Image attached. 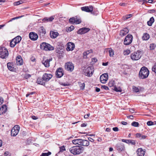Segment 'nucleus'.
Listing matches in <instances>:
<instances>
[{
	"mask_svg": "<svg viewBox=\"0 0 156 156\" xmlns=\"http://www.w3.org/2000/svg\"><path fill=\"white\" fill-rule=\"evenodd\" d=\"M83 147L76 146L73 147L69 149L70 152L73 155H79L82 153L84 151Z\"/></svg>",
	"mask_w": 156,
	"mask_h": 156,
	"instance_id": "f257e3e1",
	"label": "nucleus"
},
{
	"mask_svg": "<svg viewBox=\"0 0 156 156\" xmlns=\"http://www.w3.org/2000/svg\"><path fill=\"white\" fill-rule=\"evenodd\" d=\"M149 72L148 69L145 67H142L139 72V77L142 79L147 78L148 76Z\"/></svg>",
	"mask_w": 156,
	"mask_h": 156,
	"instance_id": "f03ea898",
	"label": "nucleus"
},
{
	"mask_svg": "<svg viewBox=\"0 0 156 156\" xmlns=\"http://www.w3.org/2000/svg\"><path fill=\"white\" fill-rule=\"evenodd\" d=\"M72 142L74 144H78L85 146H87L89 145V142L88 140L81 139L73 140L72 141Z\"/></svg>",
	"mask_w": 156,
	"mask_h": 156,
	"instance_id": "7ed1b4c3",
	"label": "nucleus"
},
{
	"mask_svg": "<svg viewBox=\"0 0 156 156\" xmlns=\"http://www.w3.org/2000/svg\"><path fill=\"white\" fill-rule=\"evenodd\" d=\"M142 56L141 51L138 50L131 53L130 57L133 61H137Z\"/></svg>",
	"mask_w": 156,
	"mask_h": 156,
	"instance_id": "20e7f679",
	"label": "nucleus"
},
{
	"mask_svg": "<svg viewBox=\"0 0 156 156\" xmlns=\"http://www.w3.org/2000/svg\"><path fill=\"white\" fill-rule=\"evenodd\" d=\"M40 48L41 49L46 51L52 50L54 49V47L45 42H43L41 44Z\"/></svg>",
	"mask_w": 156,
	"mask_h": 156,
	"instance_id": "39448f33",
	"label": "nucleus"
},
{
	"mask_svg": "<svg viewBox=\"0 0 156 156\" xmlns=\"http://www.w3.org/2000/svg\"><path fill=\"white\" fill-rule=\"evenodd\" d=\"M9 55L7 49L4 47H0V57L2 58H7Z\"/></svg>",
	"mask_w": 156,
	"mask_h": 156,
	"instance_id": "423d86ee",
	"label": "nucleus"
},
{
	"mask_svg": "<svg viewBox=\"0 0 156 156\" xmlns=\"http://www.w3.org/2000/svg\"><path fill=\"white\" fill-rule=\"evenodd\" d=\"M94 71V68L92 66H89L83 69L85 75L89 77L92 75Z\"/></svg>",
	"mask_w": 156,
	"mask_h": 156,
	"instance_id": "0eeeda50",
	"label": "nucleus"
},
{
	"mask_svg": "<svg viewBox=\"0 0 156 156\" xmlns=\"http://www.w3.org/2000/svg\"><path fill=\"white\" fill-rule=\"evenodd\" d=\"M133 39V36L129 34L126 36L124 41V44L126 45L130 44L131 43Z\"/></svg>",
	"mask_w": 156,
	"mask_h": 156,
	"instance_id": "6e6552de",
	"label": "nucleus"
},
{
	"mask_svg": "<svg viewBox=\"0 0 156 156\" xmlns=\"http://www.w3.org/2000/svg\"><path fill=\"white\" fill-rule=\"evenodd\" d=\"M20 129V127L18 125L15 126L11 130V136H16L19 132Z\"/></svg>",
	"mask_w": 156,
	"mask_h": 156,
	"instance_id": "1a4fd4ad",
	"label": "nucleus"
},
{
	"mask_svg": "<svg viewBox=\"0 0 156 156\" xmlns=\"http://www.w3.org/2000/svg\"><path fill=\"white\" fill-rule=\"evenodd\" d=\"M66 69L68 71L72 72L74 69V66L72 62H68L65 64Z\"/></svg>",
	"mask_w": 156,
	"mask_h": 156,
	"instance_id": "9d476101",
	"label": "nucleus"
},
{
	"mask_svg": "<svg viewBox=\"0 0 156 156\" xmlns=\"http://www.w3.org/2000/svg\"><path fill=\"white\" fill-rule=\"evenodd\" d=\"M108 75L107 73H104L102 74L100 77V80L101 82L102 83H106L108 79Z\"/></svg>",
	"mask_w": 156,
	"mask_h": 156,
	"instance_id": "9b49d317",
	"label": "nucleus"
},
{
	"mask_svg": "<svg viewBox=\"0 0 156 156\" xmlns=\"http://www.w3.org/2000/svg\"><path fill=\"white\" fill-rule=\"evenodd\" d=\"M81 10L83 11H85L87 12H91L93 10V7L92 6H84L81 7Z\"/></svg>",
	"mask_w": 156,
	"mask_h": 156,
	"instance_id": "f8f14e48",
	"label": "nucleus"
},
{
	"mask_svg": "<svg viewBox=\"0 0 156 156\" xmlns=\"http://www.w3.org/2000/svg\"><path fill=\"white\" fill-rule=\"evenodd\" d=\"M29 37L31 40L35 41L37 39L38 36L35 32H31L29 34Z\"/></svg>",
	"mask_w": 156,
	"mask_h": 156,
	"instance_id": "ddd939ff",
	"label": "nucleus"
},
{
	"mask_svg": "<svg viewBox=\"0 0 156 156\" xmlns=\"http://www.w3.org/2000/svg\"><path fill=\"white\" fill-rule=\"evenodd\" d=\"M55 74L56 77H61L63 75V70L61 68H59L56 71Z\"/></svg>",
	"mask_w": 156,
	"mask_h": 156,
	"instance_id": "4468645a",
	"label": "nucleus"
},
{
	"mask_svg": "<svg viewBox=\"0 0 156 156\" xmlns=\"http://www.w3.org/2000/svg\"><path fill=\"white\" fill-rule=\"evenodd\" d=\"M90 30L89 28L83 27L78 30L77 33L78 34H83L88 32Z\"/></svg>",
	"mask_w": 156,
	"mask_h": 156,
	"instance_id": "2eb2a0df",
	"label": "nucleus"
},
{
	"mask_svg": "<svg viewBox=\"0 0 156 156\" xmlns=\"http://www.w3.org/2000/svg\"><path fill=\"white\" fill-rule=\"evenodd\" d=\"M52 77V75L50 74L45 73L42 76V79L45 82L48 81Z\"/></svg>",
	"mask_w": 156,
	"mask_h": 156,
	"instance_id": "dca6fc26",
	"label": "nucleus"
},
{
	"mask_svg": "<svg viewBox=\"0 0 156 156\" xmlns=\"http://www.w3.org/2000/svg\"><path fill=\"white\" fill-rule=\"evenodd\" d=\"M52 58H50L49 59L43 58L42 61V64L46 67H48L49 66V62L50 61H52Z\"/></svg>",
	"mask_w": 156,
	"mask_h": 156,
	"instance_id": "f3484780",
	"label": "nucleus"
},
{
	"mask_svg": "<svg viewBox=\"0 0 156 156\" xmlns=\"http://www.w3.org/2000/svg\"><path fill=\"white\" fill-rule=\"evenodd\" d=\"M7 66L8 69L12 71H15L16 68H15L13 62H8L7 64Z\"/></svg>",
	"mask_w": 156,
	"mask_h": 156,
	"instance_id": "a211bd4d",
	"label": "nucleus"
},
{
	"mask_svg": "<svg viewBox=\"0 0 156 156\" xmlns=\"http://www.w3.org/2000/svg\"><path fill=\"white\" fill-rule=\"evenodd\" d=\"M116 147L117 150L120 151L124 150L125 148L124 145L122 143H119L117 144Z\"/></svg>",
	"mask_w": 156,
	"mask_h": 156,
	"instance_id": "6ab92c4d",
	"label": "nucleus"
},
{
	"mask_svg": "<svg viewBox=\"0 0 156 156\" xmlns=\"http://www.w3.org/2000/svg\"><path fill=\"white\" fill-rule=\"evenodd\" d=\"M67 47L66 48L67 51L73 50L75 48V44L73 43L69 42L67 43Z\"/></svg>",
	"mask_w": 156,
	"mask_h": 156,
	"instance_id": "aec40b11",
	"label": "nucleus"
},
{
	"mask_svg": "<svg viewBox=\"0 0 156 156\" xmlns=\"http://www.w3.org/2000/svg\"><path fill=\"white\" fill-rule=\"evenodd\" d=\"M16 63L17 65L19 66H21L23 64V60L22 57L20 55H19L16 58Z\"/></svg>",
	"mask_w": 156,
	"mask_h": 156,
	"instance_id": "412c9836",
	"label": "nucleus"
},
{
	"mask_svg": "<svg viewBox=\"0 0 156 156\" xmlns=\"http://www.w3.org/2000/svg\"><path fill=\"white\" fill-rule=\"evenodd\" d=\"M46 30L43 27H41L38 31V34L41 37L44 36L46 34Z\"/></svg>",
	"mask_w": 156,
	"mask_h": 156,
	"instance_id": "4be33fe9",
	"label": "nucleus"
},
{
	"mask_svg": "<svg viewBox=\"0 0 156 156\" xmlns=\"http://www.w3.org/2000/svg\"><path fill=\"white\" fill-rule=\"evenodd\" d=\"M129 32V30L127 28H125L120 31V35L121 36H124L127 34Z\"/></svg>",
	"mask_w": 156,
	"mask_h": 156,
	"instance_id": "5701e85b",
	"label": "nucleus"
},
{
	"mask_svg": "<svg viewBox=\"0 0 156 156\" xmlns=\"http://www.w3.org/2000/svg\"><path fill=\"white\" fill-rule=\"evenodd\" d=\"M7 107L5 105H3L1 108H0V115L5 113L6 111Z\"/></svg>",
	"mask_w": 156,
	"mask_h": 156,
	"instance_id": "b1692460",
	"label": "nucleus"
},
{
	"mask_svg": "<svg viewBox=\"0 0 156 156\" xmlns=\"http://www.w3.org/2000/svg\"><path fill=\"white\" fill-rule=\"evenodd\" d=\"M137 156H144L145 153V151L143 150L142 148H139L137 151Z\"/></svg>",
	"mask_w": 156,
	"mask_h": 156,
	"instance_id": "393cba45",
	"label": "nucleus"
},
{
	"mask_svg": "<svg viewBox=\"0 0 156 156\" xmlns=\"http://www.w3.org/2000/svg\"><path fill=\"white\" fill-rule=\"evenodd\" d=\"M122 141L128 144H131L132 145H135L136 144L135 141L134 140H131L122 139Z\"/></svg>",
	"mask_w": 156,
	"mask_h": 156,
	"instance_id": "a878e982",
	"label": "nucleus"
},
{
	"mask_svg": "<svg viewBox=\"0 0 156 156\" xmlns=\"http://www.w3.org/2000/svg\"><path fill=\"white\" fill-rule=\"evenodd\" d=\"M136 137L139 138L140 139H144L147 137V136L145 135H141L140 133H137L136 134Z\"/></svg>",
	"mask_w": 156,
	"mask_h": 156,
	"instance_id": "bb28decb",
	"label": "nucleus"
},
{
	"mask_svg": "<svg viewBox=\"0 0 156 156\" xmlns=\"http://www.w3.org/2000/svg\"><path fill=\"white\" fill-rule=\"evenodd\" d=\"M58 33L57 32H51L50 35L51 37L52 38H55L58 35Z\"/></svg>",
	"mask_w": 156,
	"mask_h": 156,
	"instance_id": "cd10ccee",
	"label": "nucleus"
},
{
	"mask_svg": "<svg viewBox=\"0 0 156 156\" xmlns=\"http://www.w3.org/2000/svg\"><path fill=\"white\" fill-rule=\"evenodd\" d=\"M42 78L41 79V78H38L37 79V83L39 84L43 85L45 84V81Z\"/></svg>",
	"mask_w": 156,
	"mask_h": 156,
	"instance_id": "c85d7f7f",
	"label": "nucleus"
},
{
	"mask_svg": "<svg viewBox=\"0 0 156 156\" xmlns=\"http://www.w3.org/2000/svg\"><path fill=\"white\" fill-rule=\"evenodd\" d=\"M149 37V35L147 33H145L144 34L142 39L143 40H147Z\"/></svg>",
	"mask_w": 156,
	"mask_h": 156,
	"instance_id": "c756f323",
	"label": "nucleus"
},
{
	"mask_svg": "<svg viewBox=\"0 0 156 156\" xmlns=\"http://www.w3.org/2000/svg\"><path fill=\"white\" fill-rule=\"evenodd\" d=\"M16 43L17 44L19 43L21 39V37L19 36H17L16 37H15L13 39Z\"/></svg>",
	"mask_w": 156,
	"mask_h": 156,
	"instance_id": "7c9ffc66",
	"label": "nucleus"
},
{
	"mask_svg": "<svg viewBox=\"0 0 156 156\" xmlns=\"http://www.w3.org/2000/svg\"><path fill=\"white\" fill-rule=\"evenodd\" d=\"M154 21V19L153 17H151L150 19L147 22V25L151 26L152 25V23Z\"/></svg>",
	"mask_w": 156,
	"mask_h": 156,
	"instance_id": "2f4dec72",
	"label": "nucleus"
},
{
	"mask_svg": "<svg viewBox=\"0 0 156 156\" xmlns=\"http://www.w3.org/2000/svg\"><path fill=\"white\" fill-rule=\"evenodd\" d=\"M92 52L93 51L92 50H88L84 52L83 53L84 58H86L87 55H88L90 53H92Z\"/></svg>",
	"mask_w": 156,
	"mask_h": 156,
	"instance_id": "473e14b6",
	"label": "nucleus"
},
{
	"mask_svg": "<svg viewBox=\"0 0 156 156\" xmlns=\"http://www.w3.org/2000/svg\"><path fill=\"white\" fill-rule=\"evenodd\" d=\"M112 89L116 92L122 91V89L120 87L117 88L115 86L113 87V88H112Z\"/></svg>",
	"mask_w": 156,
	"mask_h": 156,
	"instance_id": "72a5a7b5",
	"label": "nucleus"
},
{
	"mask_svg": "<svg viewBox=\"0 0 156 156\" xmlns=\"http://www.w3.org/2000/svg\"><path fill=\"white\" fill-rule=\"evenodd\" d=\"M115 84V81L113 80H111L108 83V86L110 87H112V88H113V87L115 86L114 85Z\"/></svg>",
	"mask_w": 156,
	"mask_h": 156,
	"instance_id": "f704fd0d",
	"label": "nucleus"
},
{
	"mask_svg": "<svg viewBox=\"0 0 156 156\" xmlns=\"http://www.w3.org/2000/svg\"><path fill=\"white\" fill-rule=\"evenodd\" d=\"M54 19V18L53 16H51L49 18H45L44 19V20L47 21L48 22H51Z\"/></svg>",
	"mask_w": 156,
	"mask_h": 156,
	"instance_id": "c9c22d12",
	"label": "nucleus"
},
{
	"mask_svg": "<svg viewBox=\"0 0 156 156\" xmlns=\"http://www.w3.org/2000/svg\"><path fill=\"white\" fill-rule=\"evenodd\" d=\"M156 46V45L152 43L150 44L149 46L150 50H154Z\"/></svg>",
	"mask_w": 156,
	"mask_h": 156,
	"instance_id": "e433bc0d",
	"label": "nucleus"
},
{
	"mask_svg": "<svg viewBox=\"0 0 156 156\" xmlns=\"http://www.w3.org/2000/svg\"><path fill=\"white\" fill-rule=\"evenodd\" d=\"M16 44L15 41L12 39L10 42V46L11 47L13 48L14 47Z\"/></svg>",
	"mask_w": 156,
	"mask_h": 156,
	"instance_id": "4c0bfd02",
	"label": "nucleus"
},
{
	"mask_svg": "<svg viewBox=\"0 0 156 156\" xmlns=\"http://www.w3.org/2000/svg\"><path fill=\"white\" fill-rule=\"evenodd\" d=\"M75 20L74 24H79L81 22V20L80 19L75 18Z\"/></svg>",
	"mask_w": 156,
	"mask_h": 156,
	"instance_id": "58836bf2",
	"label": "nucleus"
},
{
	"mask_svg": "<svg viewBox=\"0 0 156 156\" xmlns=\"http://www.w3.org/2000/svg\"><path fill=\"white\" fill-rule=\"evenodd\" d=\"M131 125L134 127H138L139 126V124L137 122H133L132 123Z\"/></svg>",
	"mask_w": 156,
	"mask_h": 156,
	"instance_id": "ea45409f",
	"label": "nucleus"
},
{
	"mask_svg": "<svg viewBox=\"0 0 156 156\" xmlns=\"http://www.w3.org/2000/svg\"><path fill=\"white\" fill-rule=\"evenodd\" d=\"M109 55L110 57L114 55V51L112 49H110L109 50Z\"/></svg>",
	"mask_w": 156,
	"mask_h": 156,
	"instance_id": "a19ab883",
	"label": "nucleus"
},
{
	"mask_svg": "<svg viewBox=\"0 0 156 156\" xmlns=\"http://www.w3.org/2000/svg\"><path fill=\"white\" fill-rule=\"evenodd\" d=\"M51 154V153L50 152H48V153H43L41 155V156H48Z\"/></svg>",
	"mask_w": 156,
	"mask_h": 156,
	"instance_id": "79ce46f5",
	"label": "nucleus"
},
{
	"mask_svg": "<svg viewBox=\"0 0 156 156\" xmlns=\"http://www.w3.org/2000/svg\"><path fill=\"white\" fill-rule=\"evenodd\" d=\"M75 18V17H72L70 18L69 20V23L72 24H74Z\"/></svg>",
	"mask_w": 156,
	"mask_h": 156,
	"instance_id": "37998d69",
	"label": "nucleus"
},
{
	"mask_svg": "<svg viewBox=\"0 0 156 156\" xmlns=\"http://www.w3.org/2000/svg\"><path fill=\"white\" fill-rule=\"evenodd\" d=\"M133 91L135 92H138L139 91V89L137 87H136L135 86H133Z\"/></svg>",
	"mask_w": 156,
	"mask_h": 156,
	"instance_id": "c03bdc74",
	"label": "nucleus"
},
{
	"mask_svg": "<svg viewBox=\"0 0 156 156\" xmlns=\"http://www.w3.org/2000/svg\"><path fill=\"white\" fill-rule=\"evenodd\" d=\"M22 3L23 2L22 1H19L14 2V5H18L22 4Z\"/></svg>",
	"mask_w": 156,
	"mask_h": 156,
	"instance_id": "a18cd8bd",
	"label": "nucleus"
},
{
	"mask_svg": "<svg viewBox=\"0 0 156 156\" xmlns=\"http://www.w3.org/2000/svg\"><path fill=\"white\" fill-rule=\"evenodd\" d=\"M152 71L154 72L156 75V63H155L152 68Z\"/></svg>",
	"mask_w": 156,
	"mask_h": 156,
	"instance_id": "49530a36",
	"label": "nucleus"
},
{
	"mask_svg": "<svg viewBox=\"0 0 156 156\" xmlns=\"http://www.w3.org/2000/svg\"><path fill=\"white\" fill-rule=\"evenodd\" d=\"M132 15L131 14H129L128 15L126 16L125 17H124V20H126L127 19L130 18L132 16Z\"/></svg>",
	"mask_w": 156,
	"mask_h": 156,
	"instance_id": "de8ad7c7",
	"label": "nucleus"
},
{
	"mask_svg": "<svg viewBox=\"0 0 156 156\" xmlns=\"http://www.w3.org/2000/svg\"><path fill=\"white\" fill-rule=\"evenodd\" d=\"M60 151L63 152L66 150L65 147L64 146H62L59 147Z\"/></svg>",
	"mask_w": 156,
	"mask_h": 156,
	"instance_id": "09e8293b",
	"label": "nucleus"
},
{
	"mask_svg": "<svg viewBox=\"0 0 156 156\" xmlns=\"http://www.w3.org/2000/svg\"><path fill=\"white\" fill-rule=\"evenodd\" d=\"M130 53V51L129 50H127L124 52V55H128Z\"/></svg>",
	"mask_w": 156,
	"mask_h": 156,
	"instance_id": "8fccbe9b",
	"label": "nucleus"
},
{
	"mask_svg": "<svg viewBox=\"0 0 156 156\" xmlns=\"http://www.w3.org/2000/svg\"><path fill=\"white\" fill-rule=\"evenodd\" d=\"M147 125L149 126H152L154 125V123L151 121H149L147 122Z\"/></svg>",
	"mask_w": 156,
	"mask_h": 156,
	"instance_id": "3c124183",
	"label": "nucleus"
},
{
	"mask_svg": "<svg viewBox=\"0 0 156 156\" xmlns=\"http://www.w3.org/2000/svg\"><path fill=\"white\" fill-rule=\"evenodd\" d=\"M34 93H35V92H31L29 93H28L26 95V96L27 97H28L30 95H32V94H34Z\"/></svg>",
	"mask_w": 156,
	"mask_h": 156,
	"instance_id": "603ef678",
	"label": "nucleus"
},
{
	"mask_svg": "<svg viewBox=\"0 0 156 156\" xmlns=\"http://www.w3.org/2000/svg\"><path fill=\"white\" fill-rule=\"evenodd\" d=\"M101 87L105 90H109L108 87L107 86L105 85L102 86Z\"/></svg>",
	"mask_w": 156,
	"mask_h": 156,
	"instance_id": "864d4df0",
	"label": "nucleus"
},
{
	"mask_svg": "<svg viewBox=\"0 0 156 156\" xmlns=\"http://www.w3.org/2000/svg\"><path fill=\"white\" fill-rule=\"evenodd\" d=\"M20 17H21L20 16H19V17H16L13 18H12L11 20H10L9 22L12 21V20H13L17 19L18 18H20Z\"/></svg>",
	"mask_w": 156,
	"mask_h": 156,
	"instance_id": "5fc2aeb1",
	"label": "nucleus"
},
{
	"mask_svg": "<svg viewBox=\"0 0 156 156\" xmlns=\"http://www.w3.org/2000/svg\"><path fill=\"white\" fill-rule=\"evenodd\" d=\"M113 130L115 132L118 131H119V129L117 127H114L112 128Z\"/></svg>",
	"mask_w": 156,
	"mask_h": 156,
	"instance_id": "6e6d98bb",
	"label": "nucleus"
},
{
	"mask_svg": "<svg viewBox=\"0 0 156 156\" xmlns=\"http://www.w3.org/2000/svg\"><path fill=\"white\" fill-rule=\"evenodd\" d=\"M149 12L150 13H154L155 12V11L154 9H151L149 11Z\"/></svg>",
	"mask_w": 156,
	"mask_h": 156,
	"instance_id": "4d7b16f0",
	"label": "nucleus"
},
{
	"mask_svg": "<svg viewBox=\"0 0 156 156\" xmlns=\"http://www.w3.org/2000/svg\"><path fill=\"white\" fill-rule=\"evenodd\" d=\"M88 139L91 142H93L94 141V140L90 137L88 138Z\"/></svg>",
	"mask_w": 156,
	"mask_h": 156,
	"instance_id": "13d9d810",
	"label": "nucleus"
},
{
	"mask_svg": "<svg viewBox=\"0 0 156 156\" xmlns=\"http://www.w3.org/2000/svg\"><path fill=\"white\" fill-rule=\"evenodd\" d=\"M127 4L125 3H120L119 4V5L121 6H125Z\"/></svg>",
	"mask_w": 156,
	"mask_h": 156,
	"instance_id": "bf43d9fd",
	"label": "nucleus"
},
{
	"mask_svg": "<svg viewBox=\"0 0 156 156\" xmlns=\"http://www.w3.org/2000/svg\"><path fill=\"white\" fill-rule=\"evenodd\" d=\"M9 154V152L8 151H6L4 153V155L5 156H7Z\"/></svg>",
	"mask_w": 156,
	"mask_h": 156,
	"instance_id": "052dcab7",
	"label": "nucleus"
},
{
	"mask_svg": "<svg viewBox=\"0 0 156 156\" xmlns=\"http://www.w3.org/2000/svg\"><path fill=\"white\" fill-rule=\"evenodd\" d=\"M92 60L93 62H96L97 61V59L95 58H92Z\"/></svg>",
	"mask_w": 156,
	"mask_h": 156,
	"instance_id": "680f3d73",
	"label": "nucleus"
},
{
	"mask_svg": "<svg viewBox=\"0 0 156 156\" xmlns=\"http://www.w3.org/2000/svg\"><path fill=\"white\" fill-rule=\"evenodd\" d=\"M129 111L132 113H133L134 112V110L133 108H131L129 109Z\"/></svg>",
	"mask_w": 156,
	"mask_h": 156,
	"instance_id": "e2e57ef3",
	"label": "nucleus"
},
{
	"mask_svg": "<svg viewBox=\"0 0 156 156\" xmlns=\"http://www.w3.org/2000/svg\"><path fill=\"white\" fill-rule=\"evenodd\" d=\"M97 140L98 141L100 142H101L102 141V139L100 137H98Z\"/></svg>",
	"mask_w": 156,
	"mask_h": 156,
	"instance_id": "0e129e2a",
	"label": "nucleus"
},
{
	"mask_svg": "<svg viewBox=\"0 0 156 156\" xmlns=\"http://www.w3.org/2000/svg\"><path fill=\"white\" fill-rule=\"evenodd\" d=\"M44 116H52V115L50 114H46L45 115H44Z\"/></svg>",
	"mask_w": 156,
	"mask_h": 156,
	"instance_id": "69168bd1",
	"label": "nucleus"
},
{
	"mask_svg": "<svg viewBox=\"0 0 156 156\" xmlns=\"http://www.w3.org/2000/svg\"><path fill=\"white\" fill-rule=\"evenodd\" d=\"M100 90V89L99 88L96 87V91L97 92H99Z\"/></svg>",
	"mask_w": 156,
	"mask_h": 156,
	"instance_id": "338daca9",
	"label": "nucleus"
},
{
	"mask_svg": "<svg viewBox=\"0 0 156 156\" xmlns=\"http://www.w3.org/2000/svg\"><path fill=\"white\" fill-rule=\"evenodd\" d=\"M121 123L123 125H126L127 124V122L125 121H122Z\"/></svg>",
	"mask_w": 156,
	"mask_h": 156,
	"instance_id": "774afa93",
	"label": "nucleus"
}]
</instances>
